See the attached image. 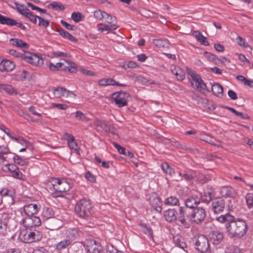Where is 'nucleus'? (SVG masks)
<instances>
[{
  "mask_svg": "<svg viewBox=\"0 0 253 253\" xmlns=\"http://www.w3.org/2000/svg\"><path fill=\"white\" fill-rule=\"evenodd\" d=\"M87 245V253H102V247L99 243L96 241H91Z\"/></svg>",
  "mask_w": 253,
  "mask_h": 253,
  "instance_id": "obj_16",
  "label": "nucleus"
},
{
  "mask_svg": "<svg viewBox=\"0 0 253 253\" xmlns=\"http://www.w3.org/2000/svg\"><path fill=\"white\" fill-rule=\"evenodd\" d=\"M7 227V225L5 221H4L3 222H1L0 223V233L2 234H5Z\"/></svg>",
  "mask_w": 253,
  "mask_h": 253,
  "instance_id": "obj_58",
  "label": "nucleus"
},
{
  "mask_svg": "<svg viewBox=\"0 0 253 253\" xmlns=\"http://www.w3.org/2000/svg\"><path fill=\"white\" fill-rule=\"evenodd\" d=\"M17 23V22L14 19H11L8 17H6V21H5V25H8V26H14L16 25Z\"/></svg>",
  "mask_w": 253,
  "mask_h": 253,
  "instance_id": "obj_63",
  "label": "nucleus"
},
{
  "mask_svg": "<svg viewBox=\"0 0 253 253\" xmlns=\"http://www.w3.org/2000/svg\"><path fill=\"white\" fill-rule=\"evenodd\" d=\"M199 204L200 201L198 197L192 196L187 197L184 200L185 206H181L179 208H186L187 210L190 209L193 210L196 207H197V206Z\"/></svg>",
  "mask_w": 253,
  "mask_h": 253,
  "instance_id": "obj_13",
  "label": "nucleus"
},
{
  "mask_svg": "<svg viewBox=\"0 0 253 253\" xmlns=\"http://www.w3.org/2000/svg\"><path fill=\"white\" fill-rule=\"evenodd\" d=\"M10 138L14 141L21 144L22 145H26V146H27L29 144V143L22 137H15L14 136H10Z\"/></svg>",
  "mask_w": 253,
  "mask_h": 253,
  "instance_id": "obj_51",
  "label": "nucleus"
},
{
  "mask_svg": "<svg viewBox=\"0 0 253 253\" xmlns=\"http://www.w3.org/2000/svg\"><path fill=\"white\" fill-rule=\"evenodd\" d=\"M2 165H3V164ZM3 165H4L11 173L18 168L15 165L10 164V163H5Z\"/></svg>",
  "mask_w": 253,
  "mask_h": 253,
  "instance_id": "obj_56",
  "label": "nucleus"
},
{
  "mask_svg": "<svg viewBox=\"0 0 253 253\" xmlns=\"http://www.w3.org/2000/svg\"><path fill=\"white\" fill-rule=\"evenodd\" d=\"M223 238V234L218 231H212L210 234L211 241L215 245H217L220 243Z\"/></svg>",
  "mask_w": 253,
  "mask_h": 253,
  "instance_id": "obj_22",
  "label": "nucleus"
},
{
  "mask_svg": "<svg viewBox=\"0 0 253 253\" xmlns=\"http://www.w3.org/2000/svg\"><path fill=\"white\" fill-rule=\"evenodd\" d=\"M194 35L197 40L204 45H209V42L207 38L202 35L199 32L196 31L194 33Z\"/></svg>",
  "mask_w": 253,
  "mask_h": 253,
  "instance_id": "obj_30",
  "label": "nucleus"
},
{
  "mask_svg": "<svg viewBox=\"0 0 253 253\" xmlns=\"http://www.w3.org/2000/svg\"><path fill=\"white\" fill-rule=\"evenodd\" d=\"M0 89L4 90L9 94H12L14 92V88L12 86L7 84H0Z\"/></svg>",
  "mask_w": 253,
  "mask_h": 253,
  "instance_id": "obj_46",
  "label": "nucleus"
},
{
  "mask_svg": "<svg viewBox=\"0 0 253 253\" xmlns=\"http://www.w3.org/2000/svg\"><path fill=\"white\" fill-rule=\"evenodd\" d=\"M150 204L154 210L160 212L162 211V202L160 198L157 196H152L150 198Z\"/></svg>",
  "mask_w": 253,
  "mask_h": 253,
  "instance_id": "obj_20",
  "label": "nucleus"
},
{
  "mask_svg": "<svg viewBox=\"0 0 253 253\" xmlns=\"http://www.w3.org/2000/svg\"><path fill=\"white\" fill-rule=\"evenodd\" d=\"M196 248L201 253H204L208 251L209 244L207 237L203 235H199L195 241Z\"/></svg>",
  "mask_w": 253,
  "mask_h": 253,
  "instance_id": "obj_10",
  "label": "nucleus"
},
{
  "mask_svg": "<svg viewBox=\"0 0 253 253\" xmlns=\"http://www.w3.org/2000/svg\"><path fill=\"white\" fill-rule=\"evenodd\" d=\"M186 72L191 78V83L193 88L203 93L210 92V90L207 88L206 84L202 80L200 75L188 67L186 68Z\"/></svg>",
  "mask_w": 253,
  "mask_h": 253,
  "instance_id": "obj_4",
  "label": "nucleus"
},
{
  "mask_svg": "<svg viewBox=\"0 0 253 253\" xmlns=\"http://www.w3.org/2000/svg\"><path fill=\"white\" fill-rule=\"evenodd\" d=\"M39 210L38 206L36 204L27 205L24 207V212L26 216H34Z\"/></svg>",
  "mask_w": 253,
  "mask_h": 253,
  "instance_id": "obj_18",
  "label": "nucleus"
},
{
  "mask_svg": "<svg viewBox=\"0 0 253 253\" xmlns=\"http://www.w3.org/2000/svg\"><path fill=\"white\" fill-rule=\"evenodd\" d=\"M245 199L249 209L253 210V194H247L245 197Z\"/></svg>",
  "mask_w": 253,
  "mask_h": 253,
  "instance_id": "obj_40",
  "label": "nucleus"
},
{
  "mask_svg": "<svg viewBox=\"0 0 253 253\" xmlns=\"http://www.w3.org/2000/svg\"><path fill=\"white\" fill-rule=\"evenodd\" d=\"M236 42L240 46L245 48H248L250 46L249 45L245 42L244 39L240 36H237L236 38Z\"/></svg>",
  "mask_w": 253,
  "mask_h": 253,
  "instance_id": "obj_52",
  "label": "nucleus"
},
{
  "mask_svg": "<svg viewBox=\"0 0 253 253\" xmlns=\"http://www.w3.org/2000/svg\"><path fill=\"white\" fill-rule=\"evenodd\" d=\"M42 238L39 231L37 230H34V231L30 232L27 234V240L28 242H33L40 240Z\"/></svg>",
  "mask_w": 253,
  "mask_h": 253,
  "instance_id": "obj_23",
  "label": "nucleus"
},
{
  "mask_svg": "<svg viewBox=\"0 0 253 253\" xmlns=\"http://www.w3.org/2000/svg\"><path fill=\"white\" fill-rule=\"evenodd\" d=\"M51 105L59 110H65L68 108L67 105L65 104L52 103Z\"/></svg>",
  "mask_w": 253,
  "mask_h": 253,
  "instance_id": "obj_61",
  "label": "nucleus"
},
{
  "mask_svg": "<svg viewBox=\"0 0 253 253\" xmlns=\"http://www.w3.org/2000/svg\"><path fill=\"white\" fill-rule=\"evenodd\" d=\"M52 8L56 10H63L65 9V7L63 5L56 2L54 1L52 3H50L49 5Z\"/></svg>",
  "mask_w": 253,
  "mask_h": 253,
  "instance_id": "obj_50",
  "label": "nucleus"
},
{
  "mask_svg": "<svg viewBox=\"0 0 253 253\" xmlns=\"http://www.w3.org/2000/svg\"><path fill=\"white\" fill-rule=\"evenodd\" d=\"M71 244V241L66 238V239L61 241L56 245V249L58 251H61L67 248Z\"/></svg>",
  "mask_w": 253,
  "mask_h": 253,
  "instance_id": "obj_28",
  "label": "nucleus"
},
{
  "mask_svg": "<svg viewBox=\"0 0 253 253\" xmlns=\"http://www.w3.org/2000/svg\"><path fill=\"white\" fill-rule=\"evenodd\" d=\"M104 19H105L106 22L110 24H113L115 20V17H113L111 14L107 13Z\"/></svg>",
  "mask_w": 253,
  "mask_h": 253,
  "instance_id": "obj_60",
  "label": "nucleus"
},
{
  "mask_svg": "<svg viewBox=\"0 0 253 253\" xmlns=\"http://www.w3.org/2000/svg\"><path fill=\"white\" fill-rule=\"evenodd\" d=\"M75 210L76 214L81 218L88 219L92 215V205L90 200L83 199L76 204Z\"/></svg>",
  "mask_w": 253,
  "mask_h": 253,
  "instance_id": "obj_2",
  "label": "nucleus"
},
{
  "mask_svg": "<svg viewBox=\"0 0 253 253\" xmlns=\"http://www.w3.org/2000/svg\"><path fill=\"white\" fill-rule=\"evenodd\" d=\"M162 169L164 172L172 175L174 173V170L171 168L168 163H165L162 164Z\"/></svg>",
  "mask_w": 253,
  "mask_h": 253,
  "instance_id": "obj_38",
  "label": "nucleus"
},
{
  "mask_svg": "<svg viewBox=\"0 0 253 253\" xmlns=\"http://www.w3.org/2000/svg\"><path fill=\"white\" fill-rule=\"evenodd\" d=\"M1 63H2V67L0 69L1 71H11L15 67L14 63L8 60H3Z\"/></svg>",
  "mask_w": 253,
  "mask_h": 253,
  "instance_id": "obj_25",
  "label": "nucleus"
},
{
  "mask_svg": "<svg viewBox=\"0 0 253 253\" xmlns=\"http://www.w3.org/2000/svg\"><path fill=\"white\" fill-rule=\"evenodd\" d=\"M22 223L26 228H32L40 226L41 224V220L38 216H26L22 219Z\"/></svg>",
  "mask_w": 253,
  "mask_h": 253,
  "instance_id": "obj_11",
  "label": "nucleus"
},
{
  "mask_svg": "<svg viewBox=\"0 0 253 253\" xmlns=\"http://www.w3.org/2000/svg\"><path fill=\"white\" fill-rule=\"evenodd\" d=\"M226 229L230 237L240 238L247 232L248 225L245 220L233 217L226 224Z\"/></svg>",
  "mask_w": 253,
  "mask_h": 253,
  "instance_id": "obj_1",
  "label": "nucleus"
},
{
  "mask_svg": "<svg viewBox=\"0 0 253 253\" xmlns=\"http://www.w3.org/2000/svg\"><path fill=\"white\" fill-rule=\"evenodd\" d=\"M220 193L224 197H234L236 194L235 190L230 186H223L221 187Z\"/></svg>",
  "mask_w": 253,
  "mask_h": 253,
  "instance_id": "obj_21",
  "label": "nucleus"
},
{
  "mask_svg": "<svg viewBox=\"0 0 253 253\" xmlns=\"http://www.w3.org/2000/svg\"><path fill=\"white\" fill-rule=\"evenodd\" d=\"M65 135H66V139L70 149L73 150L77 155H80V148L78 146L74 136L72 134L68 133H66Z\"/></svg>",
  "mask_w": 253,
  "mask_h": 253,
  "instance_id": "obj_14",
  "label": "nucleus"
},
{
  "mask_svg": "<svg viewBox=\"0 0 253 253\" xmlns=\"http://www.w3.org/2000/svg\"><path fill=\"white\" fill-rule=\"evenodd\" d=\"M9 41L10 43L14 46L23 48H28L29 47L28 44L24 42L22 40L12 38L10 39Z\"/></svg>",
  "mask_w": 253,
  "mask_h": 253,
  "instance_id": "obj_24",
  "label": "nucleus"
},
{
  "mask_svg": "<svg viewBox=\"0 0 253 253\" xmlns=\"http://www.w3.org/2000/svg\"><path fill=\"white\" fill-rule=\"evenodd\" d=\"M179 216L177 217V220L180 223V226L184 227L185 228H189L190 224L186 219L187 217L190 220V212L189 210L186 208H179Z\"/></svg>",
  "mask_w": 253,
  "mask_h": 253,
  "instance_id": "obj_9",
  "label": "nucleus"
},
{
  "mask_svg": "<svg viewBox=\"0 0 253 253\" xmlns=\"http://www.w3.org/2000/svg\"><path fill=\"white\" fill-rule=\"evenodd\" d=\"M175 75L176 77L177 80L182 81L185 79V73L183 70L182 69H178V71L175 72Z\"/></svg>",
  "mask_w": 253,
  "mask_h": 253,
  "instance_id": "obj_47",
  "label": "nucleus"
},
{
  "mask_svg": "<svg viewBox=\"0 0 253 253\" xmlns=\"http://www.w3.org/2000/svg\"><path fill=\"white\" fill-rule=\"evenodd\" d=\"M212 211L214 213H219L225 208V201L221 198L217 197L212 199L211 202Z\"/></svg>",
  "mask_w": 253,
  "mask_h": 253,
  "instance_id": "obj_12",
  "label": "nucleus"
},
{
  "mask_svg": "<svg viewBox=\"0 0 253 253\" xmlns=\"http://www.w3.org/2000/svg\"><path fill=\"white\" fill-rule=\"evenodd\" d=\"M116 81L113 79H102L99 80L98 84L101 86L113 85Z\"/></svg>",
  "mask_w": 253,
  "mask_h": 253,
  "instance_id": "obj_36",
  "label": "nucleus"
},
{
  "mask_svg": "<svg viewBox=\"0 0 253 253\" xmlns=\"http://www.w3.org/2000/svg\"><path fill=\"white\" fill-rule=\"evenodd\" d=\"M42 215L45 219H49L54 216V211L51 208H44L42 211Z\"/></svg>",
  "mask_w": 253,
  "mask_h": 253,
  "instance_id": "obj_32",
  "label": "nucleus"
},
{
  "mask_svg": "<svg viewBox=\"0 0 253 253\" xmlns=\"http://www.w3.org/2000/svg\"><path fill=\"white\" fill-rule=\"evenodd\" d=\"M0 193L1 195L4 196H9L12 197L14 195V192L12 190H10L7 189H3L1 190Z\"/></svg>",
  "mask_w": 253,
  "mask_h": 253,
  "instance_id": "obj_55",
  "label": "nucleus"
},
{
  "mask_svg": "<svg viewBox=\"0 0 253 253\" xmlns=\"http://www.w3.org/2000/svg\"><path fill=\"white\" fill-rule=\"evenodd\" d=\"M12 160L14 163L21 166L27 163L18 156L11 153L7 147L0 146V166L5 163H10Z\"/></svg>",
  "mask_w": 253,
  "mask_h": 253,
  "instance_id": "obj_3",
  "label": "nucleus"
},
{
  "mask_svg": "<svg viewBox=\"0 0 253 253\" xmlns=\"http://www.w3.org/2000/svg\"><path fill=\"white\" fill-rule=\"evenodd\" d=\"M33 253H49V251L43 247H40L35 249Z\"/></svg>",
  "mask_w": 253,
  "mask_h": 253,
  "instance_id": "obj_64",
  "label": "nucleus"
},
{
  "mask_svg": "<svg viewBox=\"0 0 253 253\" xmlns=\"http://www.w3.org/2000/svg\"><path fill=\"white\" fill-rule=\"evenodd\" d=\"M39 19V25L40 26H43V27H47L49 25V22L47 20H44L41 17H38Z\"/></svg>",
  "mask_w": 253,
  "mask_h": 253,
  "instance_id": "obj_57",
  "label": "nucleus"
},
{
  "mask_svg": "<svg viewBox=\"0 0 253 253\" xmlns=\"http://www.w3.org/2000/svg\"><path fill=\"white\" fill-rule=\"evenodd\" d=\"M83 15L80 12H74L72 14L71 18L76 22H79L82 20Z\"/></svg>",
  "mask_w": 253,
  "mask_h": 253,
  "instance_id": "obj_53",
  "label": "nucleus"
},
{
  "mask_svg": "<svg viewBox=\"0 0 253 253\" xmlns=\"http://www.w3.org/2000/svg\"><path fill=\"white\" fill-rule=\"evenodd\" d=\"M136 81L144 85L155 84V82L152 80H147L142 76L137 77Z\"/></svg>",
  "mask_w": 253,
  "mask_h": 253,
  "instance_id": "obj_42",
  "label": "nucleus"
},
{
  "mask_svg": "<svg viewBox=\"0 0 253 253\" xmlns=\"http://www.w3.org/2000/svg\"><path fill=\"white\" fill-rule=\"evenodd\" d=\"M207 213L205 209L202 207H196L190 213V220L192 222L199 224L206 218Z\"/></svg>",
  "mask_w": 253,
  "mask_h": 253,
  "instance_id": "obj_6",
  "label": "nucleus"
},
{
  "mask_svg": "<svg viewBox=\"0 0 253 253\" xmlns=\"http://www.w3.org/2000/svg\"><path fill=\"white\" fill-rule=\"evenodd\" d=\"M52 182L54 189L56 191V193H53L54 197H63V195L61 193L68 191L71 188L69 183L64 179L54 178Z\"/></svg>",
  "mask_w": 253,
  "mask_h": 253,
  "instance_id": "obj_5",
  "label": "nucleus"
},
{
  "mask_svg": "<svg viewBox=\"0 0 253 253\" xmlns=\"http://www.w3.org/2000/svg\"><path fill=\"white\" fill-rule=\"evenodd\" d=\"M128 94L123 91L117 92L112 94V99L115 104L119 107L127 105Z\"/></svg>",
  "mask_w": 253,
  "mask_h": 253,
  "instance_id": "obj_7",
  "label": "nucleus"
},
{
  "mask_svg": "<svg viewBox=\"0 0 253 253\" xmlns=\"http://www.w3.org/2000/svg\"><path fill=\"white\" fill-rule=\"evenodd\" d=\"M164 216L167 221L172 223L177 221V212L173 209L164 211Z\"/></svg>",
  "mask_w": 253,
  "mask_h": 253,
  "instance_id": "obj_15",
  "label": "nucleus"
},
{
  "mask_svg": "<svg viewBox=\"0 0 253 253\" xmlns=\"http://www.w3.org/2000/svg\"><path fill=\"white\" fill-rule=\"evenodd\" d=\"M21 59L34 66L41 65L43 64V60L38 55L30 53H25L21 56Z\"/></svg>",
  "mask_w": 253,
  "mask_h": 253,
  "instance_id": "obj_8",
  "label": "nucleus"
},
{
  "mask_svg": "<svg viewBox=\"0 0 253 253\" xmlns=\"http://www.w3.org/2000/svg\"><path fill=\"white\" fill-rule=\"evenodd\" d=\"M24 17L29 19L34 24L37 23V19H38L39 16L34 15L33 13L30 10Z\"/></svg>",
  "mask_w": 253,
  "mask_h": 253,
  "instance_id": "obj_48",
  "label": "nucleus"
},
{
  "mask_svg": "<svg viewBox=\"0 0 253 253\" xmlns=\"http://www.w3.org/2000/svg\"><path fill=\"white\" fill-rule=\"evenodd\" d=\"M14 4L15 5L17 11L24 16L28 14L27 13L30 11L24 4H19L17 2H14Z\"/></svg>",
  "mask_w": 253,
  "mask_h": 253,
  "instance_id": "obj_27",
  "label": "nucleus"
},
{
  "mask_svg": "<svg viewBox=\"0 0 253 253\" xmlns=\"http://www.w3.org/2000/svg\"><path fill=\"white\" fill-rule=\"evenodd\" d=\"M62 60L64 65L61 68V71L72 73L76 72L77 70V65L75 63L65 59H62Z\"/></svg>",
  "mask_w": 253,
  "mask_h": 253,
  "instance_id": "obj_17",
  "label": "nucleus"
},
{
  "mask_svg": "<svg viewBox=\"0 0 253 253\" xmlns=\"http://www.w3.org/2000/svg\"><path fill=\"white\" fill-rule=\"evenodd\" d=\"M234 217L231 216L229 214H226L225 215H221L219 217H216L217 220L223 223L225 222H229L230 221L233 219Z\"/></svg>",
  "mask_w": 253,
  "mask_h": 253,
  "instance_id": "obj_41",
  "label": "nucleus"
},
{
  "mask_svg": "<svg viewBox=\"0 0 253 253\" xmlns=\"http://www.w3.org/2000/svg\"><path fill=\"white\" fill-rule=\"evenodd\" d=\"M141 226L142 227L143 232L145 234H147L150 239H153V233L152 228L148 226L146 224H142Z\"/></svg>",
  "mask_w": 253,
  "mask_h": 253,
  "instance_id": "obj_37",
  "label": "nucleus"
},
{
  "mask_svg": "<svg viewBox=\"0 0 253 253\" xmlns=\"http://www.w3.org/2000/svg\"><path fill=\"white\" fill-rule=\"evenodd\" d=\"M201 199L202 202L208 203L211 201H212L211 193L210 191L204 192L203 194H201Z\"/></svg>",
  "mask_w": 253,
  "mask_h": 253,
  "instance_id": "obj_35",
  "label": "nucleus"
},
{
  "mask_svg": "<svg viewBox=\"0 0 253 253\" xmlns=\"http://www.w3.org/2000/svg\"><path fill=\"white\" fill-rule=\"evenodd\" d=\"M153 43L158 47H164L168 44L167 42L166 41L158 39L154 40L153 41Z\"/></svg>",
  "mask_w": 253,
  "mask_h": 253,
  "instance_id": "obj_49",
  "label": "nucleus"
},
{
  "mask_svg": "<svg viewBox=\"0 0 253 253\" xmlns=\"http://www.w3.org/2000/svg\"><path fill=\"white\" fill-rule=\"evenodd\" d=\"M61 23L68 30H75L76 29L75 26L69 24L63 20L61 21Z\"/></svg>",
  "mask_w": 253,
  "mask_h": 253,
  "instance_id": "obj_59",
  "label": "nucleus"
},
{
  "mask_svg": "<svg viewBox=\"0 0 253 253\" xmlns=\"http://www.w3.org/2000/svg\"><path fill=\"white\" fill-rule=\"evenodd\" d=\"M113 144H114V146H115V147L117 149V150L120 154H123L124 155H127L126 154V152H127L126 149L124 147H122L121 146H120L119 144H118L117 143L114 142L113 143Z\"/></svg>",
  "mask_w": 253,
  "mask_h": 253,
  "instance_id": "obj_54",
  "label": "nucleus"
},
{
  "mask_svg": "<svg viewBox=\"0 0 253 253\" xmlns=\"http://www.w3.org/2000/svg\"><path fill=\"white\" fill-rule=\"evenodd\" d=\"M93 15L94 17L97 20L103 21L107 15V13L105 11H102L100 9H97L94 11Z\"/></svg>",
  "mask_w": 253,
  "mask_h": 253,
  "instance_id": "obj_34",
  "label": "nucleus"
},
{
  "mask_svg": "<svg viewBox=\"0 0 253 253\" xmlns=\"http://www.w3.org/2000/svg\"><path fill=\"white\" fill-rule=\"evenodd\" d=\"M179 175H181L184 179L188 181L192 180L195 177L194 175L189 173H179Z\"/></svg>",
  "mask_w": 253,
  "mask_h": 253,
  "instance_id": "obj_62",
  "label": "nucleus"
},
{
  "mask_svg": "<svg viewBox=\"0 0 253 253\" xmlns=\"http://www.w3.org/2000/svg\"><path fill=\"white\" fill-rule=\"evenodd\" d=\"M75 117L77 120L83 122H88L89 119L81 111H77L75 113Z\"/></svg>",
  "mask_w": 253,
  "mask_h": 253,
  "instance_id": "obj_43",
  "label": "nucleus"
},
{
  "mask_svg": "<svg viewBox=\"0 0 253 253\" xmlns=\"http://www.w3.org/2000/svg\"><path fill=\"white\" fill-rule=\"evenodd\" d=\"M59 35L64 38L68 39L71 42H76L77 40L72 35L62 29H59L57 30Z\"/></svg>",
  "mask_w": 253,
  "mask_h": 253,
  "instance_id": "obj_31",
  "label": "nucleus"
},
{
  "mask_svg": "<svg viewBox=\"0 0 253 253\" xmlns=\"http://www.w3.org/2000/svg\"><path fill=\"white\" fill-rule=\"evenodd\" d=\"M97 29L98 31L101 32H103L104 31L110 32L109 25L104 23H100L98 24L97 26Z\"/></svg>",
  "mask_w": 253,
  "mask_h": 253,
  "instance_id": "obj_45",
  "label": "nucleus"
},
{
  "mask_svg": "<svg viewBox=\"0 0 253 253\" xmlns=\"http://www.w3.org/2000/svg\"><path fill=\"white\" fill-rule=\"evenodd\" d=\"M165 204L169 206H179V201L177 197L170 196L167 198L165 201Z\"/></svg>",
  "mask_w": 253,
  "mask_h": 253,
  "instance_id": "obj_29",
  "label": "nucleus"
},
{
  "mask_svg": "<svg viewBox=\"0 0 253 253\" xmlns=\"http://www.w3.org/2000/svg\"><path fill=\"white\" fill-rule=\"evenodd\" d=\"M11 174L13 177L17 179L24 180L25 178V176L23 174L18 168L16 169Z\"/></svg>",
  "mask_w": 253,
  "mask_h": 253,
  "instance_id": "obj_44",
  "label": "nucleus"
},
{
  "mask_svg": "<svg viewBox=\"0 0 253 253\" xmlns=\"http://www.w3.org/2000/svg\"><path fill=\"white\" fill-rule=\"evenodd\" d=\"M64 65V63L62 62H58L56 64H54L51 62L48 63V67L49 69L52 71H55L61 70V67Z\"/></svg>",
  "mask_w": 253,
  "mask_h": 253,
  "instance_id": "obj_39",
  "label": "nucleus"
},
{
  "mask_svg": "<svg viewBox=\"0 0 253 253\" xmlns=\"http://www.w3.org/2000/svg\"><path fill=\"white\" fill-rule=\"evenodd\" d=\"M66 89L63 87H58L53 90L54 96L56 98H60L66 95Z\"/></svg>",
  "mask_w": 253,
  "mask_h": 253,
  "instance_id": "obj_33",
  "label": "nucleus"
},
{
  "mask_svg": "<svg viewBox=\"0 0 253 253\" xmlns=\"http://www.w3.org/2000/svg\"><path fill=\"white\" fill-rule=\"evenodd\" d=\"M66 237L72 243L80 235L79 229L76 228H71L67 229L65 232Z\"/></svg>",
  "mask_w": 253,
  "mask_h": 253,
  "instance_id": "obj_19",
  "label": "nucleus"
},
{
  "mask_svg": "<svg viewBox=\"0 0 253 253\" xmlns=\"http://www.w3.org/2000/svg\"><path fill=\"white\" fill-rule=\"evenodd\" d=\"M211 91L217 96H222L223 88L221 85L218 83H214L211 86Z\"/></svg>",
  "mask_w": 253,
  "mask_h": 253,
  "instance_id": "obj_26",
  "label": "nucleus"
}]
</instances>
